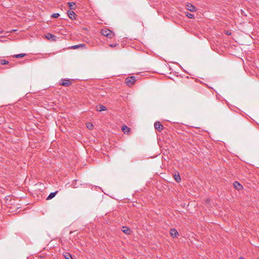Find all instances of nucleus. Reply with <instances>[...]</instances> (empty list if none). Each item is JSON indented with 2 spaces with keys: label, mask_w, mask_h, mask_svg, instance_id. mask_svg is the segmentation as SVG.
Listing matches in <instances>:
<instances>
[{
  "label": "nucleus",
  "mask_w": 259,
  "mask_h": 259,
  "mask_svg": "<svg viewBox=\"0 0 259 259\" xmlns=\"http://www.w3.org/2000/svg\"><path fill=\"white\" fill-rule=\"evenodd\" d=\"M101 34L108 38H111L114 36V33L108 29H102L101 31Z\"/></svg>",
  "instance_id": "f257e3e1"
},
{
  "label": "nucleus",
  "mask_w": 259,
  "mask_h": 259,
  "mask_svg": "<svg viewBox=\"0 0 259 259\" xmlns=\"http://www.w3.org/2000/svg\"><path fill=\"white\" fill-rule=\"evenodd\" d=\"M136 79L135 76H131L125 79V83L128 87H131L136 82Z\"/></svg>",
  "instance_id": "f03ea898"
},
{
  "label": "nucleus",
  "mask_w": 259,
  "mask_h": 259,
  "mask_svg": "<svg viewBox=\"0 0 259 259\" xmlns=\"http://www.w3.org/2000/svg\"><path fill=\"white\" fill-rule=\"evenodd\" d=\"M71 83V81L68 79H62L60 82V84L64 87H68Z\"/></svg>",
  "instance_id": "7ed1b4c3"
},
{
  "label": "nucleus",
  "mask_w": 259,
  "mask_h": 259,
  "mask_svg": "<svg viewBox=\"0 0 259 259\" xmlns=\"http://www.w3.org/2000/svg\"><path fill=\"white\" fill-rule=\"evenodd\" d=\"M45 36L49 40L54 41L56 40V36L51 33H47Z\"/></svg>",
  "instance_id": "20e7f679"
},
{
  "label": "nucleus",
  "mask_w": 259,
  "mask_h": 259,
  "mask_svg": "<svg viewBox=\"0 0 259 259\" xmlns=\"http://www.w3.org/2000/svg\"><path fill=\"white\" fill-rule=\"evenodd\" d=\"M169 233L171 236L173 238H177L179 235L178 232L177 231L176 229L174 228H171L170 230Z\"/></svg>",
  "instance_id": "39448f33"
},
{
  "label": "nucleus",
  "mask_w": 259,
  "mask_h": 259,
  "mask_svg": "<svg viewBox=\"0 0 259 259\" xmlns=\"http://www.w3.org/2000/svg\"><path fill=\"white\" fill-rule=\"evenodd\" d=\"M154 127L159 132H161L163 129V126L158 121L155 122Z\"/></svg>",
  "instance_id": "423d86ee"
},
{
  "label": "nucleus",
  "mask_w": 259,
  "mask_h": 259,
  "mask_svg": "<svg viewBox=\"0 0 259 259\" xmlns=\"http://www.w3.org/2000/svg\"><path fill=\"white\" fill-rule=\"evenodd\" d=\"M186 8L188 10L191 12H195L196 11L195 7L190 3H187L186 5Z\"/></svg>",
  "instance_id": "0eeeda50"
},
{
  "label": "nucleus",
  "mask_w": 259,
  "mask_h": 259,
  "mask_svg": "<svg viewBox=\"0 0 259 259\" xmlns=\"http://www.w3.org/2000/svg\"><path fill=\"white\" fill-rule=\"evenodd\" d=\"M233 185L234 187L238 190L242 189L243 188L242 186L237 181H235Z\"/></svg>",
  "instance_id": "6e6552de"
},
{
  "label": "nucleus",
  "mask_w": 259,
  "mask_h": 259,
  "mask_svg": "<svg viewBox=\"0 0 259 259\" xmlns=\"http://www.w3.org/2000/svg\"><path fill=\"white\" fill-rule=\"evenodd\" d=\"M67 14H68L69 17L70 19H73L75 18V14L73 11H70V10L68 11Z\"/></svg>",
  "instance_id": "1a4fd4ad"
},
{
  "label": "nucleus",
  "mask_w": 259,
  "mask_h": 259,
  "mask_svg": "<svg viewBox=\"0 0 259 259\" xmlns=\"http://www.w3.org/2000/svg\"><path fill=\"white\" fill-rule=\"evenodd\" d=\"M122 231L127 235L131 233V230L125 226L122 227Z\"/></svg>",
  "instance_id": "9d476101"
},
{
  "label": "nucleus",
  "mask_w": 259,
  "mask_h": 259,
  "mask_svg": "<svg viewBox=\"0 0 259 259\" xmlns=\"http://www.w3.org/2000/svg\"><path fill=\"white\" fill-rule=\"evenodd\" d=\"M69 8L70 10H75L76 8L75 4L74 2L68 3Z\"/></svg>",
  "instance_id": "9b49d317"
},
{
  "label": "nucleus",
  "mask_w": 259,
  "mask_h": 259,
  "mask_svg": "<svg viewBox=\"0 0 259 259\" xmlns=\"http://www.w3.org/2000/svg\"><path fill=\"white\" fill-rule=\"evenodd\" d=\"M58 193V191H56L55 192H52L50 194V195L48 196L47 199V200H50V199H52L53 198H54L55 195H56V194Z\"/></svg>",
  "instance_id": "f8f14e48"
},
{
  "label": "nucleus",
  "mask_w": 259,
  "mask_h": 259,
  "mask_svg": "<svg viewBox=\"0 0 259 259\" xmlns=\"http://www.w3.org/2000/svg\"><path fill=\"white\" fill-rule=\"evenodd\" d=\"M97 110L98 111H105L107 110V108L103 105H100L99 107H97Z\"/></svg>",
  "instance_id": "ddd939ff"
},
{
  "label": "nucleus",
  "mask_w": 259,
  "mask_h": 259,
  "mask_svg": "<svg viewBox=\"0 0 259 259\" xmlns=\"http://www.w3.org/2000/svg\"><path fill=\"white\" fill-rule=\"evenodd\" d=\"M63 255L66 259H73L71 255L67 252H64Z\"/></svg>",
  "instance_id": "4468645a"
},
{
  "label": "nucleus",
  "mask_w": 259,
  "mask_h": 259,
  "mask_svg": "<svg viewBox=\"0 0 259 259\" xmlns=\"http://www.w3.org/2000/svg\"><path fill=\"white\" fill-rule=\"evenodd\" d=\"M122 130L124 133H127L130 132V128L126 125L122 126Z\"/></svg>",
  "instance_id": "2eb2a0df"
},
{
  "label": "nucleus",
  "mask_w": 259,
  "mask_h": 259,
  "mask_svg": "<svg viewBox=\"0 0 259 259\" xmlns=\"http://www.w3.org/2000/svg\"><path fill=\"white\" fill-rule=\"evenodd\" d=\"M174 178H175V179L176 181V182H180L181 178L179 174L177 175L176 174H175L174 175Z\"/></svg>",
  "instance_id": "dca6fc26"
},
{
  "label": "nucleus",
  "mask_w": 259,
  "mask_h": 259,
  "mask_svg": "<svg viewBox=\"0 0 259 259\" xmlns=\"http://www.w3.org/2000/svg\"><path fill=\"white\" fill-rule=\"evenodd\" d=\"M8 63H9L8 61H6V60H3V59H0V64L6 65V64H8Z\"/></svg>",
  "instance_id": "f3484780"
},
{
  "label": "nucleus",
  "mask_w": 259,
  "mask_h": 259,
  "mask_svg": "<svg viewBox=\"0 0 259 259\" xmlns=\"http://www.w3.org/2000/svg\"><path fill=\"white\" fill-rule=\"evenodd\" d=\"M25 55H26L25 54H20L14 55V57H15V58H22V57H24Z\"/></svg>",
  "instance_id": "a211bd4d"
},
{
  "label": "nucleus",
  "mask_w": 259,
  "mask_h": 259,
  "mask_svg": "<svg viewBox=\"0 0 259 259\" xmlns=\"http://www.w3.org/2000/svg\"><path fill=\"white\" fill-rule=\"evenodd\" d=\"M186 15L189 18L192 19L194 18V15L189 12L186 13Z\"/></svg>",
  "instance_id": "6ab92c4d"
},
{
  "label": "nucleus",
  "mask_w": 259,
  "mask_h": 259,
  "mask_svg": "<svg viewBox=\"0 0 259 259\" xmlns=\"http://www.w3.org/2000/svg\"><path fill=\"white\" fill-rule=\"evenodd\" d=\"M80 47H84V45L83 44H79V45H75V46H72L71 48L72 49H77Z\"/></svg>",
  "instance_id": "aec40b11"
},
{
  "label": "nucleus",
  "mask_w": 259,
  "mask_h": 259,
  "mask_svg": "<svg viewBox=\"0 0 259 259\" xmlns=\"http://www.w3.org/2000/svg\"><path fill=\"white\" fill-rule=\"evenodd\" d=\"M60 16L59 13H54L51 15L52 18H58Z\"/></svg>",
  "instance_id": "412c9836"
},
{
  "label": "nucleus",
  "mask_w": 259,
  "mask_h": 259,
  "mask_svg": "<svg viewBox=\"0 0 259 259\" xmlns=\"http://www.w3.org/2000/svg\"><path fill=\"white\" fill-rule=\"evenodd\" d=\"M93 125L92 124H91V123H89V125H87V127H88L89 129H90V130H91V129H92V128L93 127Z\"/></svg>",
  "instance_id": "4be33fe9"
},
{
  "label": "nucleus",
  "mask_w": 259,
  "mask_h": 259,
  "mask_svg": "<svg viewBox=\"0 0 259 259\" xmlns=\"http://www.w3.org/2000/svg\"><path fill=\"white\" fill-rule=\"evenodd\" d=\"M110 46L111 47H116V45H110Z\"/></svg>",
  "instance_id": "5701e85b"
},
{
  "label": "nucleus",
  "mask_w": 259,
  "mask_h": 259,
  "mask_svg": "<svg viewBox=\"0 0 259 259\" xmlns=\"http://www.w3.org/2000/svg\"><path fill=\"white\" fill-rule=\"evenodd\" d=\"M239 259H244V258H243V257H239Z\"/></svg>",
  "instance_id": "b1692460"
}]
</instances>
